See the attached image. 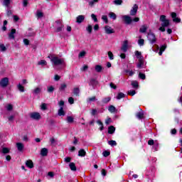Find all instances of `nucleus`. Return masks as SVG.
Returning <instances> with one entry per match:
<instances>
[{
	"label": "nucleus",
	"mask_w": 182,
	"mask_h": 182,
	"mask_svg": "<svg viewBox=\"0 0 182 182\" xmlns=\"http://www.w3.org/2000/svg\"><path fill=\"white\" fill-rule=\"evenodd\" d=\"M102 19L104 20V21L105 22V23H107L108 21H107V16H102Z\"/></svg>",
	"instance_id": "338daca9"
},
{
	"label": "nucleus",
	"mask_w": 182,
	"mask_h": 182,
	"mask_svg": "<svg viewBox=\"0 0 182 182\" xmlns=\"http://www.w3.org/2000/svg\"><path fill=\"white\" fill-rule=\"evenodd\" d=\"M17 87H18L19 92H25V87H23L22 85L18 84V85H17Z\"/></svg>",
	"instance_id": "f704fd0d"
},
{
	"label": "nucleus",
	"mask_w": 182,
	"mask_h": 182,
	"mask_svg": "<svg viewBox=\"0 0 182 182\" xmlns=\"http://www.w3.org/2000/svg\"><path fill=\"white\" fill-rule=\"evenodd\" d=\"M30 117L33 119V120H41V114L39 112H31L30 113Z\"/></svg>",
	"instance_id": "39448f33"
},
{
	"label": "nucleus",
	"mask_w": 182,
	"mask_h": 182,
	"mask_svg": "<svg viewBox=\"0 0 182 182\" xmlns=\"http://www.w3.org/2000/svg\"><path fill=\"white\" fill-rule=\"evenodd\" d=\"M69 167L70 170H72V171H76V165L75 164V163L73 162L70 163Z\"/></svg>",
	"instance_id": "a878e982"
},
{
	"label": "nucleus",
	"mask_w": 182,
	"mask_h": 182,
	"mask_svg": "<svg viewBox=\"0 0 182 182\" xmlns=\"http://www.w3.org/2000/svg\"><path fill=\"white\" fill-rule=\"evenodd\" d=\"M11 4V0H4V5L7 8Z\"/></svg>",
	"instance_id": "de8ad7c7"
},
{
	"label": "nucleus",
	"mask_w": 182,
	"mask_h": 182,
	"mask_svg": "<svg viewBox=\"0 0 182 182\" xmlns=\"http://www.w3.org/2000/svg\"><path fill=\"white\" fill-rule=\"evenodd\" d=\"M114 4L115 5H122V4H123V1L122 0H114Z\"/></svg>",
	"instance_id": "603ef678"
},
{
	"label": "nucleus",
	"mask_w": 182,
	"mask_h": 182,
	"mask_svg": "<svg viewBox=\"0 0 182 182\" xmlns=\"http://www.w3.org/2000/svg\"><path fill=\"white\" fill-rule=\"evenodd\" d=\"M166 48H167V46L166 45H164L162 46L161 48H160V50H159V56H161L163 55V52L164 50H166Z\"/></svg>",
	"instance_id": "393cba45"
},
{
	"label": "nucleus",
	"mask_w": 182,
	"mask_h": 182,
	"mask_svg": "<svg viewBox=\"0 0 182 182\" xmlns=\"http://www.w3.org/2000/svg\"><path fill=\"white\" fill-rule=\"evenodd\" d=\"M139 76L140 79H142V80H144V79H146V75H144V73H139Z\"/></svg>",
	"instance_id": "13d9d810"
},
{
	"label": "nucleus",
	"mask_w": 182,
	"mask_h": 182,
	"mask_svg": "<svg viewBox=\"0 0 182 182\" xmlns=\"http://www.w3.org/2000/svg\"><path fill=\"white\" fill-rule=\"evenodd\" d=\"M97 124H99L100 126V130L102 132V130H103V129L105 128L103 127V122H102V121H100V120H97Z\"/></svg>",
	"instance_id": "a19ab883"
},
{
	"label": "nucleus",
	"mask_w": 182,
	"mask_h": 182,
	"mask_svg": "<svg viewBox=\"0 0 182 182\" xmlns=\"http://www.w3.org/2000/svg\"><path fill=\"white\" fill-rule=\"evenodd\" d=\"M68 102L70 103V105H73V103H75V100L73 99V97H69Z\"/></svg>",
	"instance_id": "bf43d9fd"
},
{
	"label": "nucleus",
	"mask_w": 182,
	"mask_h": 182,
	"mask_svg": "<svg viewBox=\"0 0 182 182\" xmlns=\"http://www.w3.org/2000/svg\"><path fill=\"white\" fill-rule=\"evenodd\" d=\"M15 33H16V30L13 28L11 31L9 33V39H15Z\"/></svg>",
	"instance_id": "dca6fc26"
},
{
	"label": "nucleus",
	"mask_w": 182,
	"mask_h": 182,
	"mask_svg": "<svg viewBox=\"0 0 182 182\" xmlns=\"http://www.w3.org/2000/svg\"><path fill=\"white\" fill-rule=\"evenodd\" d=\"M83 21H85V16L80 15V16H77V18H76L77 23H82V22H83Z\"/></svg>",
	"instance_id": "f3484780"
},
{
	"label": "nucleus",
	"mask_w": 182,
	"mask_h": 182,
	"mask_svg": "<svg viewBox=\"0 0 182 182\" xmlns=\"http://www.w3.org/2000/svg\"><path fill=\"white\" fill-rule=\"evenodd\" d=\"M127 49H129V41L125 40L123 42L121 50H122V52H127Z\"/></svg>",
	"instance_id": "1a4fd4ad"
},
{
	"label": "nucleus",
	"mask_w": 182,
	"mask_h": 182,
	"mask_svg": "<svg viewBox=\"0 0 182 182\" xmlns=\"http://www.w3.org/2000/svg\"><path fill=\"white\" fill-rule=\"evenodd\" d=\"M160 22H162L161 26L159 28L161 32H165L167 26L170 25V20L166 18L165 15H161L159 18Z\"/></svg>",
	"instance_id": "f257e3e1"
},
{
	"label": "nucleus",
	"mask_w": 182,
	"mask_h": 182,
	"mask_svg": "<svg viewBox=\"0 0 182 182\" xmlns=\"http://www.w3.org/2000/svg\"><path fill=\"white\" fill-rule=\"evenodd\" d=\"M48 149L43 148L41 151V155L43 156V157L48 156Z\"/></svg>",
	"instance_id": "a211bd4d"
},
{
	"label": "nucleus",
	"mask_w": 182,
	"mask_h": 182,
	"mask_svg": "<svg viewBox=\"0 0 182 182\" xmlns=\"http://www.w3.org/2000/svg\"><path fill=\"white\" fill-rule=\"evenodd\" d=\"M90 86H92L93 87V89H95V87H96V86H97V85H99V82H97V80L95 78H92L90 81L89 83Z\"/></svg>",
	"instance_id": "ddd939ff"
},
{
	"label": "nucleus",
	"mask_w": 182,
	"mask_h": 182,
	"mask_svg": "<svg viewBox=\"0 0 182 182\" xmlns=\"http://www.w3.org/2000/svg\"><path fill=\"white\" fill-rule=\"evenodd\" d=\"M58 116H65V111L63 110V107H61L58 109Z\"/></svg>",
	"instance_id": "c756f323"
},
{
	"label": "nucleus",
	"mask_w": 182,
	"mask_h": 182,
	"mask_svg": "<svg viewBox=\"0 0 182 182\" xmlns=\"http://www.w3.org/2000/svg\"><path fill=\"white\" fill-rule=\"evenodd\" d=\"M5 108L8 112H12L14 110V105L12 104H7Z\"/></svg>",
	"instance_id": "aec40b11"
},
{
	"label": "nucleus",
	"mask_w": 182,
	"mask_h": 182,
	"mask_svg": "<svg viewBox=\"0 0 182 182\" xmlns=\"http://www.w3.org/2000/svg\"><path fill=\"white\" fill-rule=\"evenodd\" d=\"M108 56H109L110 60H113L114 59V57L113 55V53H112V51L108 52Z\"/></svg>",
	"instance_id": "3c124183"
},
{
	"label": "nucleus",
	"mask_w": 182,
	"mask_h": 182,
	"mask_svg": "<svg viewBox=\"0 0 182 182\" xmlns=\"http://www.w3.org/2000/svg\"><path fill=\"white\" fill-rule=\"evenodd\" d=\"M136 116L137 119H139L140 120L141 119H144V113H143V111H141V112L136 113Z\"/></svg>",
	"instance_id": "412c9836"
},
{
	"label": "nucleus",
	"mask_w": 182,
	"mask_h": 182,
	"mask_svg": "<svg viewBox=\"0 0 182 182\" xmlns=\"http://www.w3.org/2000/svg\"><path fill=\"white\" fill-rule=\"evenodd\" d=\"M0 50L1 52H5V50H6V47H5V45L0 44Z\"/></svg>",
	"instance_id": "09e8293b"
},
{
	"label": "nucleus",
	"mask_w": 182,
	"mask_h": 182,
	"mask_svg": "<svg viewBox=\"0 0 182 182\" xmlns=\"http://www.w3.org/2000/svg\"><path fill=\"white\" fill-rule=\"evenodd\" d=\"M66 87H67L66 84L63 83V84L60 85V90H65V89H66Z\"/></svg>",
	"instance_id": "6e6d98bb"
},
{
	"label": "nucleus",
	"mask_w": 182,
	"mask_h": 182,
	"mask_svg": "<svg viewBox=\"0 0 182 182\" xmlns=\"http://www.w3.org/2000/svg\"><path fill=\"white\" fill-rule=\"evenodd\" d=\"M155 143L156 142H154V140H153V139H150V140L148 141V144L149 146H153V145H154Z\"/></svg>",
	"instance_id": "69168bd1"
},
{
	"label": "nucleus",
	"mask_w": 182,
	"mask_h": 182,
	"mask_svg": "<svg viewBox=\"0 0 182 182\" xmlns=\"http://www.w3.org/2000/svg\"><path fill=\"white\" fill-rule=\"evenodd\" d=\"M91 18L93 19L94 22H97V17L95 14H91Z\"/></svg>",
	"instance_id": "e2e57ef3"
},
{
	"label": "nucleus",
	"mask_w": 182,
	"mask_h": 182,
	"mask_svg": "<svg viewBox=\"0 0 182 182\" xmlns=\"http://www.w3.org/2000/svg\"><path fill=\"white\" fill-rule=\"evenodd\" d=\"M126 73H127V75H129V76H133V75H134V73L133 72L132 70H126Z\"/></svg>",
	"instance_id": "8fccbe9b"
},
{
	"label": "nucleus",
	"mask_w": 182,
	"mask_h": 182,
	"mask_svg": "<svg viewBox=\"0 0 182 182\" xmlns=\"http://www.w3.org/2000/svg\"><path fill=\"white\" fill-rule=\"evenodd\" d=\"M131 85L134 87H139V82H137V81H132Z\"/></svg>",
	"instance_id": "864d4df0"
},
{
	"label": "nucleus",
	"mask_w": 182,
	"mask_h": 182,
	"mask_svg": "<svg viewBox=\"0 0 182 182\" xmlns=\"http://www.w3.org/2000/svg\"><path fill=\"white\" fill-rule=\"evenodd\" d=\"M78 156L79 157H85V156H86V151L83 149H80L78 151Z\"/></svg>",
	"instance_id": "6ab92c4d"
},
{
	"label": "nucleus",
	"mask_w": 182,
	"mask_h": 182,
	"mask_svg": "<svg viewBox=\"0 0 182 182\" xmlns=\"http://www.w3.org/2000/svg\"><path fill=\"white\" fill-rule=\"evenodd\" d=\"M93 30V27L92 25H88L86 28V31L88 32V33H92V31Z\"/></svg>",
	"instance_id": "37998d69"
},
{
	"label": "nucleus",
	"mask_w": 182,
	"mask_h": 182,
	"mask_svg": "<svg viewBox=\"0 0 182 182\" xmlns=\"http://www.w3.org/2000/svg\"><path fill=\"white\" fill-rule=\"evenodd\" d=\"M96 100H97V99H96V97L93 96V97H89L87 100V102L88 103H92V102H96Z\"/></svg>",
	"instance_id": "7c9ffc66"
},
{
	"label": "nucleus",
	"mask_w": 182,
	"mask_h": 182,
	"mask_svg": "<svg viewBox=\"0 0 182 182\" xmlns=\"http://www.w3.org/2000/svg\"><path fill=\"white\" fill-rule=\"evenodd\" d=\"M16 146L17 150H18V151H22L23 150V149L25 148V145H23V144H22V142H17L16 144Z\"/></svg>",
	"instance_id": "4468645a"
},
{
	"label": "nucleus",
	"mask_w": 182,
	"mask_h": 182,
	"mask_svg": "<svg viewBox=\"0 0 182 182\" xmlns=\"http://www.w3.org/2000/svg\"><path fill=\"white\" fill-rule=\"evenodd\" d=\"M73 95H75V96H79V93H80V90H79V88L75 87L73 89Z\"/></svg>",
	"instance_id": "bb28decb"
},
{
	"label": "nucleus",
	"mask_w": 182,
	"mask_h": 182,
	"mask_svg": "<svg viewBox=\"0 0 182 182\" xmlns=\"http://www.w3.org/2000/svg\"><path fill=\"white\" fill-rule=\"evenodd\" d=\"M171 18H173V22H176V23H179V22H181V19L178 18V17H177V14L172 12L171 14Z\"/></svg>",
	"instance_id": "f8f14e48"
},
{
	"label": "nucleus",
	"mask_w": 182,
	"mask_h": 182,
	"mask_svg": "<svg viewBox=\"0 0 182 182\" xmlns=\"http://www.w3.org/2000/svg\"><path fill=\"white\" fill-rule=\"evenodd\" d=\"M138 45L139 46H143L144 45V39L141 38V36L139 37Z\"/></svg>",
	"instance_id": "c85d7f7f"
},
{
	"label": "nucleus",
	"mask_w": 182,
	"mask_h": 182,
	"mask_svg": "<svg viewBox=\"0 0 182 182\" xmlns=\"http://www.w3.org/2000/svg\"><path fill=\"white\" fill-rule=\"evenodd\" d=\"M103 70V67L100 65H95V71L97 72V73H100Z\"/></svg>",
	"instance_id": "b1692460"
},
{
	"label": "nucleus",
	"mask_w": 182,
	"mask_h": 182,
	"mask_svg": "<svg viewBox=\"0 0 182 182\" xmlns=\"http://www.w3.org/2000/svg\"><path fill=\"white\" fill-rule=\"evenodd\" d=\"M31 92L33 93V95H41V93H42V87H36L33 90H32Z\"/></svg>",
	"instance_id": "6e6552de"
},
{
	"label": "nucleus",
	"mask_w": 182,
	"mask_h": 182,
	"mask_svg": "<svg viewBox=\"0 0 182 182\" xmlns=\"http://www.w3.org/2000/svg\"><path fill=\"white\" fill-rule=\"evenodd\" d=\"M22 140H23V141H25L26 143H28V141H30L29 136H28V135H23L22 136Z\"/></svg>",
	"instance_id": "ea45409f"
},
{
	"label": "nucleus",
	"mask_w": 182,
	"mask_h": 182,
	"mask_svg": "<svg viewBox=\"0 0 182 182\" xmlns=\"http://www.w3.org/2000/svg\"><path fill=\"white\" fill-rule=\"evenodd\" d=\"M104 29H105V33H107V35H110L112 33H114V30L113 28H112V27H110L109 26H105Z\"/></svg>",
	"instance_id": "9d476101"
},
{
	"label": "nucleus",
	"mask_w": 182,
	"mask_h": 182,
	"mask_svg": "<svg viewBox=\"0 0 182 182\" xmlns=\"http://www.w3.org/2000/svg\"><path fill=\"white\" fill-rule=\"evenodd\" d=\"M153 149L154 151H157L159 150V142H157V141H156L155 143L154 144Z\"/></svg>",
	"instance_id": "58836bf2"
},
{
	"label": "nucleus",
	"mask_w": 182,
	"mask_h": 182,
	"mask_svg": "<svg viewBox=\"0 0 182 182\" xmlns=\"http://www.w3.org/2000/svg\"><path fill=\"white\" fill-rule=\"evenodd\" d=\"M67 122L68 123H73V117L70 116L67 117Z\"/></svg>",
	"instance_id": "5fc2aeb1"
},
{
	"label": "nucleus",
	"mask_w": 182,
	"mask_h": 182,
	"mask_svg": "<svg viewBox=\"0 0 182 182\" xmlns=\"http://www.w3.org/2000/svg\"><path fill=\"white\" fill-rule=\"evenodd\" d=\"M1 152L3 153V154H8V153H9V149L4 147L1 150Z\"/></svg>",
	"instance_id": "49530a36"
},
{
	"label": "nucleus",
	"mask_w": 182,
	"mask_h": 182,
	"mask_svg": "<svg viewBox=\"0 0 182 182\" xmlns=\"http://www.w3.org/2000/svg\"><path fill=\"white\" fill-rule=\"evenodd\" d=\"M128 95H129V96H134V95H136V91L135 90H129L128 92Z\"/></svg>",
	"instance_id": "052dcab7"
},
{
	"label": "nucleus",
	"mask_w": 182,
	"mask_h": 182,
	"mask_svg": "<svg viewBox=\"0 0 182 182\" xmlns=\"http://www.w3.org/2000/svg\"><path fill=\"white\" fill-rule=\"evenodd\" d=\"M85 55H86V51H82L79 54V58H83Z\"/></svg>",
	"instance_id": "0e129e2a"
},
{
	"label": "nucleus",
	"mask_w": 182,
	"mask_h": 182,
	"mask_svg": "<svg viewBox=\"0 0 182 182\" xmlns=\"http://www.w3.org/2000/svg\"><path fill=\"white\" fill-rule=\"evenodd\" d=\"M55 90V87L53 86H48L47 87V92L48 93H53V91Z\"/></svg>",
	"instance_id": "e433bc0d"
},
{
	"label": "nucleus",
	"mask_w": 182,
	"mask_h": 182,
	"mask_svg": "<svg viewBox=\"0 0 182 182\" xmlns=\"http://www.w3.org/2000/svg\"><path fill=\"white\" fill-rule=\"evenodd\" d=\"M108 110L110 112V113H114L116 112V107H114L113 105H110L108 108Z\"/></svg>",
	"instance_id": "72a5a7b5"
},
{
	"label": "nucleus",
	"mask_w": 182,
	"mask_h": 182,
	"mask_svg": "<svg viewBox=\"0 0 182 182\" xmlns=\"http://www.w3.org/2000/svg\"><path fill=\"white\" fill-rule=\"evenodd\" d=\"M148 40L149 41V42L153 45L154 43H156V36L153 33H148L147 36Z\"/></svg>",
	"instance_id": "423d86ee"
},
{
	"label": "nucleus",
	"mask_w": 182,
	"mask_h": 182,
	"mask_svg": "<svg viewBox=\"0 0 182 182\" xmlns=\"http://www.w3.org/2000/svg\"><path fill=\"white\" fill-rule=\"evenodd\" d=\"M50 59L55 66H59V65H65V58H60L58 56H51Z\"/></svg>",
	"instance_id": "f03ea898"
},
{
	"label": "nucleus",
	"mask_w": 182,
	"mask_h": 182,
	"mask_svg": "<svg viewBox=\"0 0 182 182\" xmlns=\"http://www.w3.org/2000/svg\"><path fill=\"white\" fill-rule=\"evenodd\" d=\"M38 65L43 66L45 65H46V60H41V61L38 62Z\"/></svg>",
	"instance_id": "4d7b16f0"
},
{
	"label": "nucleus",
	"mask_w": 182,
	"mask_h": 182,
	"mask_svg": "<svg viewBox=\"0 0 182 182\" xmlns=\"http://www.w3.org/2000/svg\"><path fill=\"white\" fill-rule=\"evenodd\" d=\"M24 45H26L28 46V45H29V40L24 38L23 41Z\"/></svg>",
	"instance_id": "774afa93"
},
{
	"label": "nucleus",
	"mask_w": 182,
	"mask_h": 182,
	"mask_svg": "<svg viewBox=\"0 0 182 182\" xmlns=\"http://www.w3.org/2000/svg\"><path fill=\"white\" fill-rule=\"evenodd\" d=\"M122 19L124 22L127 23V25H130V23L133 22V20L132 19V17H130V16H127V15L123 16Z\"/></svg>",
	"instance_id": "0eeeda50"
},
{
	"label": "nucleus",
	"mask_w": 182,
	"mask_h": 182,
	"mask_svg": "<svg viewBox=\"0 0 182 182\" xmlns=\"http://www.w3.org/2000/svg\"><path fill=\"white\" fill-rule=\"evenodd\" d=\"M99 2V0H91L89 1L90 6H94L95 4H97Z\"/></svg>",
	"instance_id": "79ce46f5"
},
{
	"label": "nucleus",
	"mask_w": 182,
	"mask_h": 182,
	"mask_svg": "<svg viewBox=\"0 0 182 182\" xmlns=\"http://www.w3.org/2000/svg\"><path fill=\"white\" fill-rule=\"evenodd\" d=\"M126 95H124L123 92H119L118 93L117 96V99L118 100H120V99H123V97H125Z\"/></svg>",
	"instance_id": "473e14b6"
},
{
	"label": "nucleus",
	"mask_w": 182,
	"mask_h": 182,
	"mask_svg": "<svg viewBox=\"0 0 182 182\" xmlns=\"http://www.w3.org/2000/svg\"><path fill=\"white\" fill-rule=\"evenodd\" d=\"M41 110H47L48 105L46 103H42L41 105Z\"/></svg>",
	"instance_id": "c03bdc74"
},
{
	"label": "nucleus",
	"mask_w": 182,
	"mask_h": 182,
	"mask_svg": "<svg viewBox=\"0 0 182 182\" xmlns=\"http://www.w3.org/2000/svg\"><path fill=\"white\" fill-rule=\"evenodd\" d=\"M26 167H28V168H33L34 166H33V161H32V160L28 159L26 161Z\"/></svg>",
	"instance_id": "2eb2a0df"
},
{
	"label": "nucleus",
	"mask_w": 182,
	"mask_h": 182,
	"mask_svg": "<svg viewBox=\"0 0 182 182\" xmlns=\"http://www.w3.org/2000/svg\"><path fill=\"white\" fill-rule=\"evenodd\" d=\"M36 16H37L38 18H43V13L41 11L38 10L37 12H36Z\"/></svg>",
	"instance_id": "2f4dec72"
},
{
	"label": "nucleus",
	"mask_w": 182,
	"mask_h": 182,
	"mask_svg": "<svg viewBox=\"0 0 182 182\" xmlns=\"http://www.w3.org/2000/svg\"><path fill=\"white\" fill-rule=\"evenodd\" d=\"M56 23L60 25V26H58L57 28L56 32H60V31H62V28H63V25H62V21H56Z\"/></svg>",
	"instance_id": "4be33fe9"
},
{
	"label": "nucleus",
	"mask_w": 182,
	"mask_h": 182,
	"mask_svg": "<svg viewBox=\"0 0 182 182\" xmlns=\"http://www.w3.org/2000/svg\"><path fill=\"white\" fill-rule=\"evenodd\" d=\"M114 132H116V128H114V127H113V126L109 127V128H108L109 134H113V133H114Z\"/></svg>",
	"instance_id": "5701e85b"
},
{
	"label": "nucleus",
	"mask_w": 182,
	"mask_h": 182,
	"mask_svg": "<svg viewBox=\"0 0 182 182\" xmlns=\"http://www.w3.org/2000/svg\"><path fill=\"white\" fill-rule=\"evenodd\" d=\"M138 9H139V6H137V4H134L132 7V9L130 11V15L132 16H134V15L137 14Z\"/></svg>",
	"instance_id": "9b49d317"
},
{
	"label": "nucleus",
	"mask_w": 182,
	"mask_h": 182,
	"mask_svg": "<svg viewBox=\"0 0 182 182\" xmlns=\"http://www.w3.org/2000/svg\"><path fill=\"white\" fill-rule=\"evenodd\" d=\"M104 157H108V156H110V152H109L108 151H105L102 153Z\"/></svg>",
	"instance_id": "680f3d73"
},
{
	"label": "nucleus",
	"mask_w": 182,
	"mask_h": 182,
	"mask_svg": "<svg viewBox=\"0 0 182 182\" xmlns=\"http://www.w3.org/2000/svg\"><path fill=\"white\" fill-rule=\"evenodd\" d=\"M112 100V98L110 97H107L105 98H103L102 103L107 104L109 103Z\"/></svg>",
	"instance_id": "c9c22d12"
},
{
	"label": "nucleus",
	"mask_w": 182,
	"mask_h": 182,
	"mask_svg": "<svg viewBox=\"0 0 182 182\" xmlns=\"http://www.w3.org/2000/svg\"><path fill=\"white\" fill-rule=\"evenodd\" d=\"M109 18H111V19H114V20H116V18H117V16H116V14H114L113 12H110L109 14Z\"/></svg>",
	"instance_id": "4c0bfd02"
},
{
	"label": "nucleus",
	"mask_w": 182,
	"mask_h": 182,
	"mask_svg": "<svg viewBox=\"0 0 182 182\" xmlns=\"http://www.w3.org/2000/svg\"><path fill=\"white\" fill-rule=\"evenodd\" d=\"M9 85V78L4 77L0 80V86L1 87H6Z\"/></svg>",
	"instance_id": "20e7f679"
},
{
	"label": "nucleus",
	"mask_w": 182,
	"mask_h": 182,
	"mask_svg": "<svg viewBox=\"0 0 182 182\" xmlns=\"http://www.w3.org/2000/svg\"><path fill=\"white\" fill-rule=\"evenodd\" d=\"M108 144H109V146H117V143L116 142V141L114 140H111L108 141Z\"/></svg>",
	"instance_id": "a18cd8bd"
},
{
	"label": "nucleus",
	"mask_w": 182,
	"mask_h": 182,
	"mask_svg": "<svg viewBox=\"0 0 182 182\" xmlns=\"http://www.w3.org/2000/svg\"><path fill=\"white\" fill-rule=\"evenodd\" d=\"M146 31L147 26H142L139 29V32H141V33H146Z\"/></svg>",
	"instance_id": "cd10ccee"
},
{
	"label": "nucleus",
	"mask_w": 182,
	"mask_h": 182,
	"mask_svg": "<svg viewBox=\"0 0 182 182\" xmlns=\"http://www.w3.org/2000/svg\"><path fill=\"white\" fill-rule=\"evenodd\" d=\"M135 55L136 56L139 63L136 65V67L138 68V69H141V67L143 66V65H144V59L143 58V56L141 55V52L139 51H136L135 52Z\"/></svg>",
	"instance_id": "7ed1b4c3"
}]
</instances>
